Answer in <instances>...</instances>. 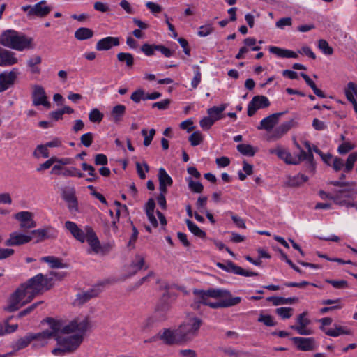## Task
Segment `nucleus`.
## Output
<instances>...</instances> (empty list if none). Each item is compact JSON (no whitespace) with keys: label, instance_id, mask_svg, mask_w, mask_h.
<instances>
[{"label":"nucleus","instance_id":"obj_1","mask_svg":"<svg viewBox=\"0 0 357 357\" xmlns=\"http://www.w3.org/2000/svg\"><path fill=\"white\" fill-rule=\"evenodd\" d=\"M51 277H45L39 273L22 284L10 296L6 310L12 312L29 303L36 296L44 290L50 289L53 284V278L61 279L64 274L51 272Z\"/></svg>","mask_w":357,"mask_h":357},{"label":"nucleus","instance_id":"obj_2","mask_svg":"<svg viewBox=\"0 0 357 357\" xmlns=\"http://www.w3.org/2000/svg\"><path fill=\"white\" fill-rule=\"evenodd\" d=\"M193 294L197 303L213 309L234 306L241 301V297H233L229 291L221 289H194Z\"/></svg>","mask_w":357,"mask_h":357},{"label":"nucleus","instance_id":"obj_3","mask_svg":"<svg viewBox=\"0 0 357 357\" xmlns=\"http://www.w3.org/2000/svg\"><path fill=\"white\" fill-rule=\"evenodd\" d=\"M64 227L77 241L88 243L90 247L89 253L104 255L109 251V245H101L92 227L86 225L82 229L75 222L70 220L65 222Z\"/></svg>","mask_w":357,"mask_h":357},{"label":"nucleus","instance_id":"obj_4","mask_svg":"<svg viewBox=\"0 0 357 357\" xmlns=\"http://www.w3.org/2000/svg\"><path fill=\"white\" fill-rule=\"evenodd\" d=\"M89 326V323L86 318L72 321L63 328L62 332L67 334L76 333L68 337L56 338L58 345L63 346L68 354L74 352L82 342L83 334L88 329Z\"/></svg>","mask_w":357,"mask_h":357},{"label":"nucleus","instance_id":"obj_5","mask_svg":"<svg viewBox=\"0 0 357 357\" xmlns=\"http://www.w3.org/2000/svg\"><path fill=\"white\" fill-rule=\"evenodd\" d=\"M32 38L14 30L3 31L0 36V44L15 50L23 51L32 47Z\"/></svg>","mask_w":357,"mask_h":357},{"label":"nucleus","instance_id":"obj_6","mask_svg":"<svg viewBox=\"0 0 357 357\" xmlns=\"http://www.w3.org/2000/svg\"><path fill=\"white\" fill-rule=\"evenodd\" d=\"M201 324L200 319L192 317L179 325L176 331L181 344L190 342L197 335Z\"/></svg>","mask_w":357,"mask_h":357},{"label":"nucleus","instance_id":"obj_7","mask_svg":"<svg viewBox=\"0 0 357 357\" xmlns=\"http://www.w3.org/2000/svg\"><path fill=\"white\" fill-rule=\"evenodd\" d=\"M269 153L276 155L287 165H298L305 160V151L303 149H301V153L298 154H292L288 149L281 145H277L275 148L271 149Z\"/></svg>","mask_w":357,"mask_h":357},{"label":"nucleus","instance_id":"obj_8","mask_svg":"<svg viewBox=\"0 0 357 357\" xmlns=\"http://www.w3.org/2000/svg\"><path fill=\"white\" fill-rule=\"evenodd\" d=\"M169 305H165L162 307H158L155 311L145 319L141 324V328L143 331H148L154 327L158 323L166 319V314L169 310Z\"/></svg>","mask_w":357,"mask_h":357},{"label":"nucleus","instance_id":"obj_9","mask_svg":"<svg viewBox=\"0 0 357 357\" xmlns=\"http://www.w3.org/2000/svg\"><path fill=\"white\" fill-rule=\"evenodd\" d=\"M296 325H292L290 328L296 331L301 335H310L314 334V331L309 327L311 321L307 317V313L303 312L296 318Z\"/></svg>","mask_w":357,"mask_h":357},{"label":"nucleus","instance_id":"obj_10","mask_svg":"<svg viewBox=\"0 0 357 357\" xmlns=\"http://www.w3.org/2000/svg\"><path fill=\"white\" fill-rule=\"evenodd\" d=\"M22 10L27 12L28 16L43 17L51 11V8L47 5L45 1H41L33 6H24Z\"/></svg>","mask_w":357,"mask_h":357},{"label":"nucleus","instance_id":"obj_11","mask_svg":"<svg viewBox=\"0 0 357 357\" xmlns=\"http://www.w3.org/2000/svg\"><path fill=\"white\" fill-rule=\"evenodd\" d=\"M33 105L36 107L43 106L46 109L51 107V103L47 100V97L45 89L39 85L33 87L32 93Z\"/></svg>","mask_w":357,"mask_h":357},{"label":"nucleus","instance_id":"obj_12","mask_svg":"<svg viewBox=\"0 0 357 357\" xmlns=\"http://www.w3.org/2000/svg\"><path fill=\"white\" fill-rule=\"evenodd\" d=\"M216 266L227 272V273H232L236 275H243L245 277H250V276H254V275H258L257 273L252 272V271H245L241 267L236 265L232 261H228L225 264L218 262L216 264Z\"/></svg>","mask_w":357,"mask_h":357},{"label":"nucleus","instance_id":"obj_13","mask_svg":"<svg viewBox=\"0 0 357 357\" xmlns=\"http://www.w3.org/2000/svg\"><path fill=\"white\" fill-rule=\"evenodd\" d=\"M33 239V236L28 234H23L18 231H13L10 234L9 238L6 241V246H18L29 243Z\"/></svg>","mask_w":357,"mask_h":357},{"label":"nucleus","instance_id":"obj_14","mask_svg":"<svg viewBox=\"0 0 357 357\" xmlns=\"http://www.w3.org/2000/svg\"><path fill=\"white\" fill-rule=\"evenodd\" d=\"M14 218L20 222L21 229H29L36 227L37 225L33 220V214L30 211H20L14 215Z\"/></svg>","mask_w":357,"mask_h":357},{"label":"nucleus","instance_id":"obj_15","mask_svg":"<svg viewBox=\"0 0 357 357\" xmlns=\"http://www.w3.org/2000/svg\"><path fill=\"white\" fill-rule=\"evenodd\" d=\"M291 340L299 351H310L317 348V342L314 337H294Z\"/></svg>","mask_w":357,"mask_h":357},{"label":"nucleus","instance_id":"obj_16","mask_svg":"<svg viewBox=\"0 0 357 357\" xmlns=\"http://www.w3.org/2000/svg\"><path fill=\"white\" fill-rule=\"evenodd\" d=\"M270 105L269 100L264 96H254L248 105V115L252 116L255 112Z\"/></svg>","mask_w":357,"mask_h":357},{"label":"nucleus","instance_id":"obj_17","mask_svg":"<svg viewBox=\"0 0 357 357\" xmlns=\"http://www.w3.org/2000/svg\"><path fill=\"white\" fill-rule=\"evenodd\" d=\"M158 337L167 345L181 344L176 328H165L158 333Z\"/></svg>","mask_w":357,"mask_h":357},{"label":"nucleus","instance_id":"obj_18","mask_svg":"<svg viewBox=\"0 0 357 357\" xmlns=\"http://www.w3.org/2000/svg\"><path fill=\"white\" fill-rule=\"evenodd\" d=\"M30 234L36 239V243H39L45 239L56 238L57 231L52 227H48L32 230Z\"/></svg>","mask_w":357,"mask_h":357},{"label":"nucleus","instance_id":"obj_19","mask_svg":"<svg viewBox=\"0 0 357 357\" xmlns=\"http://www.w3.org/2000/svg\"><path fill=\"white\" fill-rule=\"evenodd\" d=\"M18 73L17 68L0 73V93L5 91L14 84Z\"/></svg>","mask_w":357,"mask_h":357},{"label":"nucleus","instance_id":"obj_20","mask_svg":"<svg viewBox=\"0 0 357 357\" xmlns=\"http://www.w3.org/2000/svg\"><path fill=\"white\" fill-rule=\"evenodd\" d=\"M285 112H278L272 114L264 118L257 126L258 130H265L267 132L272 130L278 123L280 118Z\"/></svg>","mask_w":357,"mask_h":357},{"label":"nucleus","instance_id":"obj_21","mask_svg":"<svg viewBox=\"0 0 357 357\" xmlns=\"http://www.w3.org/2000/svg\"><path fill=\"white\" fill-rule=\"evenodd\" d=\"M18 62L15 53L0 46V66L6 67Z\"/></svg>","mask_w":357,"mask_h":357},{"label":"nucleus","instance_id":"obj_22","mask_svg":"<svg viewBox=\"0 0 357 357\" xmlns=\"http://www.w3.org/2000/svg\"><path fill=\"white\" fill-rule=\"evenodd\" d=\"M100 291L98 289L92 288L87 291H82L77 294L76 298L73 301L74 305H82L93 298L98 296Z\"/></svg>","mask_w":357,"mask_h":357},{"label":"nucleus","instance_id":"obj_23","mask_svg":"<svg viewBox=\"0 0 357 357\" xmlns=\"http://www.w3.org/2000/svg\"><path fill=\"white\" fill-rule=\"evenodd\" d=\"M119 45V38L117 37L107 36L99 40L96 49L98 51H106L110 50L112 47Z\"/></svg>","mask_w":357,"mask_h":357},{"label":"nucleus","instance_id":"obj_24","mask_svg":"<svg viewBox=\"0 0 357 357\" xmlns=\"http://www.w3.org/2000/svg\"><path fill=\"white\" fill-rule=\"evenodd\" d=\"M159 190L160 192H167V188L171 186L173 181L164 168L158 170Z\"/></svg>","mask_w":357,"mask_h":357},{"label":"nucleus","instance_id":"obj_25","mask_svg":"<svg viewBox=\"0 0 357 357\" xmlns=\"http://www.w3.org/2000/svg\"><path fill=\"white\" fill-rule=\"evenodd\" d=\"M292 127V121H286L275 128L271 132L269 139L277 140L284 136Z\"/></svg>","mask_w":357,"mask_h":357},{"label":"nucleus","instance_id":"obj_26","mask_svg":"<svg viewBox=\"0 0 357 357\" xmlns=\"http://www.w3.org/2000/svg\"><path fill=\"white\" fill-rule=\"evenodd\" d=\"M269 52L273 54H275L277 56L280 58L297 59L298 57V55L296 52L292 50L280 48L276 46H271L269 47Z\"/></svg>","mask_w":357,"mask_h":357},{"label":"nucleus","instance_id":"obj_27","mask_svg":"<svg viewBox=\"0 0 357 357\" xmlns=\"http://www.w3.org/2000/svg\"><path fill=\"white\" fill-rule=\"evenodd\" d=\"M155 206V201L153 199L151 198L145 205V211L149 222L153 227H158V220L154 215Z\"/></svg>","mask_w":357,"mask_h":357},{"label":"nucleus","instance_id":"obj_28","mask_svg":"<svg viewBox=\"0 0 357 357\" xmlns=\"http://www.w3.org/2000/svg\"><path fill=\"white\" fill-rule=\"evenodd\" d=\"M227 104H221L220 106H214L207 109L208 116L213 121H217L223 118L222 112L227 108Z\"/></svg>","mask_w":357,"mask_h":357},{"label":"nucleus","instance_id":"obj_29","mask_svg":"<svg viewBox=\"0 0 357 357\" xmlns=\"http://www.w3.org/2000/svg\"><path fill=\"white\" fill-rule=\"evenodd\" d=\"M144 266V259L141 255H136L134 261L129 267L128 277L135 275L138 271L142 270Z\"/></svg>","mask_w":357,"mask_h":357},{"label":"nucleus","instance_id":"obj_30","mask_svg":"<svg viewBox=\"0 0 357 357\" xmlns=\"http://www.w3.org/2000/svg\"><path fill=\"white\" fill-rule=\"evenodd\" d=\"M41 261L47 263L52 268H64L66 264L62 260L54 256H45L41 258Z\"/></svg>","mask_w":357,"mask_h":357},{"label":"nucleus","instance_id":"obj_31","mask_svg":"<svg viewBox=\"0 0 357 357\" xmlns=\"http://www.w3.org/2000/svg\"><path fill=\"white\" fill-rule=\"evenodd\" d=\"M351 332L349 329L346 328L345 327L341 326L337 324L334 325V328L328 329L326 331V335L331 337H338L341 335H351Z\"/></svg>","mask_w":357,"mask_h":357},{"label":"nucleus","instance_id":"obj_32","mask_svg":"<svg viewBox=\"0 0 357 357\" xmlns=\"http://www.w3.org/2000/svg\"><path fill=\"white\" fill-rule=\"evenodd\" d=\"M126 113V106L123 105H117L114 106L111 112L112 119L115 123L121 121Z\"/></svg>","mask_w":357,"mask_h":357},{"label":"nucleus","instance_id":"obj_33","mask_svg":"<svg viewBox=\"0 0 357 357\" xmlns=\"http://www.w3.org/2000/svg\"><path fill=\"white\" fill-rule=\"evenodd\" d=\"M42 59L40 56L35 55L31 57L27 61V66L29 68V70L33 74H38L40 72V69L38 65L41 63Z\"/></svg>","mask_w":357,"mask_h":357},{"label":"nucleus","instance_id":"obj_34","mask_svg":"<svg viewBox=\"0 0 357 357\" xmlns=\"http://www.w3.org/2000/svg\"><path fill=\"white\" fill-rule=\"evenodd\" d=\"M93 31L86 27H81L77 29L75 32V38L78 40H84L92 38Z\"/></svg>","mask_w":357,"mask_h":357},{"label":"nucleus","instance_id":"obj_35","mask_svg":"<svg viewBox=\"0 0 357 357\" xmlns=\"http://www.w3.org/2000/svg\"><path fill=\"white\" fill-rule=\"evenodd\" d=\"M32 340L30 337V334L27 333L26 335H25L24 337H21V338L18 339L17 340H16L15 342H14L12 344V347L15 351H18V350H20V349H22L26 347L30 344V342Z\"/></svg>","mask_w":357,"mask_h":357},{"label":"nucleus","instance_id":"obj_36","mask_svg":"<svg viewBox=\"0 0 357 357\" xmlns=\"http://www.w3.org/2000/svg\"><path fill=\"white\" fill-rule=\"evenodd\" d=\"M185 223L187 227L190 232H192L195 236L199 237L201 238H204L206 236L205 231L202 230L195 223H194L190 220H186Z\"/></svg>","mask_w":357,"mask_h":357},{"label":"nucleus","instance_id":"obj_37","mask_svg":"<svg viewBox=\"0 0 357 357\" xmlns=\"http://www.w3.org/2000/svg\"><path fill=\"white\" fill-rule=\"evenodd\" d=\"M33 155L36 158H40V157L48 158L50 152L46 144L38 145L33 153Z\"/></svg>","mask_w":357,"mask_h":357},{"label":"nucleus","instance_id":"obj_38","mask_svg":"<svg viewBox=\"0 0 357 357\" xmlns=\"http://www.w3.org/2000/svg\"><path fill=\"white\" fill-rule=\"evenodd\" d=\"M346 96L349 101H357V85L349 82L345 91Z\"/></svg>","mask_w":357,"mask_h":357},{"label":"nucleus","instance_id":"obj_39","mask_svg":"<svg viewBox=\"0 0 357 357\" xmlns=\"http://www.w3.org/2000/svg\"><path fill=\"white\" fill-rule=\"evenodd\" d=\"M117 59L120 62L126 63L128 68L132 67L134 64V57L130 53L120 52L117 54Z\"/></svg>","mask_w":357,"mask_h":357},{"label":"nucleus","instance_id":"obj_40","mask_svg":"<svg viewBox=\"0 0 357 357\" xmlns=\"http://www.w3.org/2000/svg\"><path fill=\"white\" fill-rule=\"evenodd\" d=\"M268 300L272 301L274 305H280L288 303H293L297 301L298 298L296 297L286 298L283 297L272 296L269 297Z\"/></svg>","mask_w":357,"mask_h":357},{"label":"nucleus","instance_id":"obj_41","mask_svg":"<svg viewBox=\"0 0 357 357\" xmlns=\"http://www.w3.org/2000/svg\"><path fill=\"white\" fill-rule=\"evenodd\" d=\"M317 47L325 55L330 56L333 53V49L331 47L328 43L324 39L318 40Z\"/></svg>","mask_w":357,"mask_h":357},{"label":"nucleus","instance_id":"obj_42","mask_svg":"<svg viewBox=\"0 0 357 357\" xmlns=\"http://www.w3.org/2000/svg\"><path fill=\"white\" fill-rule=\"evenodd\" d=\"M357 161V152L350 153L344 162V172L348 173L351 172L354 166L355 162Z\"/></svg>","mask_w":357,"mask_h":357},{"label":"nucleus","instance_id":"obj_43","mask_svg":"<svg viewBox=\"0 0 357 357\" xmlns=\"http://www.w3.org/2000/svg\"><path fill=\"white\" fill-rule=\"evenodd\" d=\"M31 340L46 341L52 337V333L49 330H45L40 333H29Z\"/></svg>","mask_w":357,"mask_h":357},{"label":"nucleus","instance_id":"obj_44","mask_svg":"<svg viewBox=\"0 0 357 357\" xmlns=\"http://www.w3.org/2000/svg\"><path fill=\"white\" fill-rule=\"evenodd\" d=\"M11 317L7 319L4 323V326H0V335H4L5 334H9L15 332L18 328L17 324L10 325L9 321Z\"/></svg>","mask_w":357,"mask_h":357},{"label":"nucleus","instance_id":"obj_45","mask_svg":"<svg viewBox=\"0 0 357 357\" xmlns=\"http://www.w3.org/2000/svg\"><path fill=\"white\" fill-rule=\"evenodd\" d=\"M189 189L196 193H201L204 187L199 181H195L191 177L186 178Z\"/></svg>","mask_w":357,"mask_h":357},{"label":"nucleus","instance_id":"obj_46","mask_svg":"<svg viewBox=\"0 0 357 357\" xmlns=\"http://www.w3.org/2000/svg\"><path fill=\"white\" fill-rule=\"evenodd\" d=\"M237 150L243 155L247 156H253L255 151L252 146L245 144H240L237 145Z\"/></svg>","mask_w":357,"mask_h":357},{"label":"nucleus","instance_id":"obj_47","mask_svg":"<svg viewBox=\"0 0 357 357\" xmlns=\"http://www.w3.org/2000/svg\"><path fill=\"white\" fill-rule=\"evenodd\" d=\"M141 134L144 137V145L145 146H149L154 137V135L155 134V130L152 128L148 132L146 129H142L141 131Z\"/></svg>","mask_w":357,"mask_h":357},{"label":"nucleus","instance_id":"obj_48","mask_svg":"<svg viewBox=\"0 0 357 357\" xmlns=\"http://www.w3.org/2000/svg\"><path fill=\"white\" fill-rule=\"evenodd\" d=\"M294 310L289 307H281L275 310V312L282 319L290 318L293 314Z\"/></svg>","mask_w":357,"mask_h":357},{"label":"nucleus","instance_id":"obj_49","mask_svg":"<svg viewBox=\"0 0 357 357\" xmlns=\"http://www.w3.org/2000/svg\"><path fill=\"white\" fill-rule=\"evenodd\" d=\"M331 199L333 200L335 204L340 206H345L347 208H351L353 207L354 202H350L345 198H343L341 195L337 194L333 197H331Z\"/></svg>","mask_w":357,"mask_h":357},{"label":"nucleus","instance_id":"obj_50","mask_svg":"<svg viewBox=\"0 0 357 357\" xmlns=\"http://www.w3.org/2000/svg\"><path fill=\"white\" fill-rule=\"evenodd\" d=\"M103 116V114L96 108L91 109L89 114V119L93 123H100Z\"/></svg>","mask_w":357,"mask_h":357},{"label":"nucleus","instance_id":"obj_51","mask_svg":"<svg viewBox=\"0 0 357 357\" xmlns=\"http://www.w3.org/2000/svg\"><path fill=\"white\" fill-rule=\"evenodd\" d=\"M46 321L50 327L49 332L52 333V337H55L61 329L60 323L52 318H47Z\"/></svg>","mask_w":357,"mask_h":357},{"label":"nucleus","instance_id":"obj_52","mask_svg":"<svg viewBox=\"0 0 357 357\" xmlns=\"http://www.w3.org/2000/svg\"><path fill=\"white\" fill-rule=\"evenodd\" d=\"M204 137L202 134L199 131L194 132L189 137V142L192 146L199 145L203 142Z\"/></svg>","mask_w":357,"mask_h":357},{"label":"nucleus","instance_id":"obj_53","mask_svg":"<svg viewBox=\"0 0 357 357\" xmlns=\"http://www.w3.org/2000/svg\"><path fill=\"white\" fill-rule=\"evenodd\" d=\"M355 147L354 144L351 142L346 141L339 145L337 151L340 154L343 155L349 153L350 151L354 149Z\"/></svg>","mask_w":357,"mask_h":357},{"label":"nucleus","instance_id":"obj_54","mask_svg":"<svg viewBox=\"0 0 357 357\" xmlns=\"http://www.w3.org/2000/svg\"><path fill=\"white\" fill-rule=\"evenodd\" d=\"M136 168L137 174L141 179H144L146 178V172H148L149 170V167L146 162H136Z\"/></svg>","mask_w":357,"mask_h":357},{"label":"nucleus","instance_id":"obj_55","mask_svg":"<svg viewBox=\"0 0 357 357\" xmlns=\"http://www.w3.org/2000/svg\"><path fill=\"white\" fill-rule=\"evenodd\" d=\"M193 68L195 69V70L194 73H195L194 77L191 82V86L193 89H196L197 87V86L199 84V83L201 82L202 74H201L200 68L199 66H194Z\"/></svg>","mask_w":357,"mask_h":357},{"label":"nucleus","instance_id":"obj_56","mask_svg":"<svg viewBox=\"0 0 357 357\" xmlns=\"http://www.w3.org/2000/svg\"><path fill=\"white\" fill-rule=\"evenodd\" d=\"M213 31V27L211 24L202 25L199 27L198 31V36L200 37H206L210 35Z\"/></svg>","mask_w":357,"mask_h":357},{"label":"nucleus","instance_id":"obj_57","mask_svg":"<svg viewBox=\"0 0 357 357\" xmlns=\"http://www.w3.org/2000/svg\"><path fill=\"white\" fill-rule=\"evenodd\" d=\"M142 51L145 55L149 56L154 54V52L158 50V45H150L145 43L141 47Z\"/></svg>","mask_w":357,"mask_h":357},{"label":"nucleus","instance_id":"obj_58","mask_svg":"<svg viewBox=\"0 0 357 357\" xmlns=\"http://www.w3.org/2000/svg\"><path fill=\"white\" fill-rule=\"evenodd\" d=\"M258 321L263 323L267 326H273L275 325L273 317L268 314H260L258 318Z\"/></svg>","mask_w":357,"mask_h":357},{"label":"nucleus","instance_id":"obj_59","mask_svg":"<svg viewBox=\"0 0 357 357\" xmlns=\"http://www.w3.org/2000/svg\"><path fill=\"white\" fill-rule=\"evenodd\" d=\"M146 93L142 90L139 89L133 92L130 96V98L135 102H139L141 100H146Z\"/></svg>","mask_w":357,"mask_h":357},{"label":"nucleus","instance_id":"obj_60","mask_svg":"<svg viewBox=\"0 0 357 357\" xmlns=\"http://www.w3.org/2000/svg\"><path fill=\"white\" fill-rule=\"evenodd\" d=\"M344 161L343 159L338 157H334L331 167H332L335 172H338L341 169L344 170Z\"/></svg>","mask_w":357,"mask_h":357},{"label":"nucleus","instance_id":"obj_61","mask_svg":"<svg viewBox=\"0 0 357 357\" xmlns=\"http://www.w3.org/2000/svg\"><path fill=\"white\" fill-rule=\"evenodd\" d=\"M42 303H43V301L36 302V303H33L32 305H31L30 306H29L26 309L20 311L18 313L17 317V318H22V317H23L30 314L31 312H33Z\"/></svg>","mask_w":357,"mask_h":357},{"label":"nucleus","instance_id":"obj_62","mask_svg":"<svg viewBox=\"0 0 357 357\" xmlns=\"http://www.w3.org/2000/svg\"><path fill=\"white\" fill-rule=\"evenodd\" d=\"M313 150L315 153H318L321 157L325 163H326L328 166L331 165L334 157H333L331 154H324L316 146H313Z\"/></svg>","mask_w":357,"mask_h":357},{"label":"nucleus","instance_id":"obj_63","mask_svg":"<svg viewBox=\"0 0 357 357\" xmlns=\"http://www.w3.org/2000/svg\"><path fill=\"white\" fill-rule=\"evenodd\" d=\"M214 123L215 121H213L208 116L204 117L199 121L201 128L205 130H209Z\"/></svg>","mask_w":357,"mask_h":357},{"label":"nucleus","instance_id":"obj_64","mask_svg":"<svg viewBox=\"0 0 357 357\" xmlns=\"http://www.w3.org/2000/svg\"><path fill=\"white\" fill-rule=\"evenodd\" d=\"M80 140L84 146L89 147L93 142V134L91 132L85 133L81 136Z\"/></svg>","mask_w":357,"mask_h":357}]
</instances>
